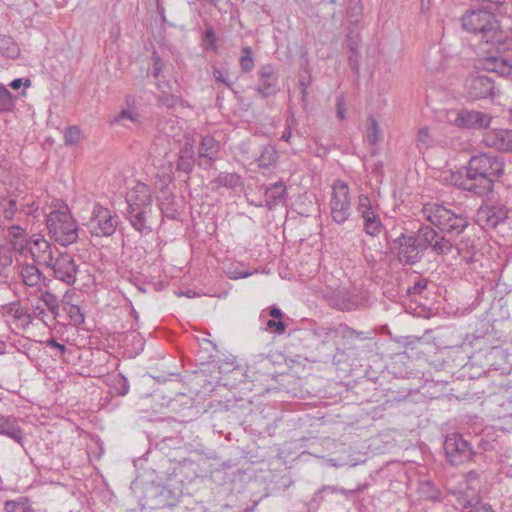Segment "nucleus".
Here are the masks:
<instances>
[{"label": "nucleus", "instance_id": "864d4df0", "mask_svg": "<svg viewBox=\"0 0 512 512\" xmlns=\"http://www.w3.org/2000/svg\"><path fill=\"white\" fill-rule=\"evenodd\" d=\"M213 76L217 82L223 83L226 86H230V82L228 80V75L226 72L220 69H214Z\"/></svg>", "mask_w": 512, "mask_h": 512}, {"label": "nucleus", "instance_id": "79ce46f5", "mask_svg": "<svg viewBox=\"0 0 512 512\" xmlns=\"http://www.w3.org/2000/svg\"><path fill=\"white\" fill-rule=\"evenodd\" d=\"M81 131L77 126H70L64 133L65 143L73 145L79 142Z\"/></svg>", "mask_w": 512, "mask_h": 512}, {"label": "nucleus", "instance_id": "37998d69", "mask_svg": "<svg viewBox=\"0 0 512 512\" xmlns=\"http://www.w3.org/2000/svg\"><path fill=\"white\" fill-rule=\"evenodd\" d=\"M286 325L283 321L278 319H270L266 322V331H271L278 335L283 334L285 332Z\"/></svg>", "mask_w": 512, "mask_h": 512}, {"label": "nucleus", "instance_id": "f257e3e1", "mask_svg": "<svg viewBox=\"0 0 512 512\" xmlns=\"http://www.w3.org/2000/svg\"><path fill=\"white\" fill-rule=\"evenodd\" d=\"M503 172L502 158L494 154L482 153L470 158L465 177L457 176L454 184L462 190L484 196L493 190L495 180Z\"/></svg>", "mask_w": 512, "mask_h": 512}, {"label": "nucleus", "instance_id": "b1692460", "mask_svg": "<svg viewBox=\"0 0 512 512\" xmlns=\"http://www.w3.org/2000/svg\"><path fill=\"white\" fill-rule=\"evenodd\" d=\"M20 276L23 283L35 289H40L43 276L38 267L34 264H24L20 268Z\"/></svg>", "mask_w": 512, "mask_h": 512}, {"label": "nucleus", "instance_id": "5701e85b", "mask_svg": "<svg viewBox=\"0 0 512 512\" xmlns=\"http://www.w3.org/2000/svg\"><path fill=\"white\" fill-rule=\"evenodd\" d=\"M265 189L264 201L268 209L283 203L285 200L286 187L282 181H276L271 185L262 184Z\"/></svg>", "mask_w": 512, "mask_h": 512}, {"label": "nucleus", "instance_id": "a19ab883", "mask_svg": "<svg viewBox=\"0 0 512 512\" xmlns=\"http://www.w3.org/2000/svg\"><path fill=\"white\" fill-rule=\"evenodd\" d=\"M42 301L45 303V305L48 307V309L54 314H58V308H59V302L57 297L50 293V292H44L41 295Z\"/></svg>", "mask_w": 512, "mask_h": 512}, {"label": "nucleus", "instance_id": "9d476101", "mask_svg": "<svg viewBox=\"0 0 512 512\" xmlns=\"http://www.w3.org/2000/svg\"><path fill=\"white\" fill-rule=\"evenodd\" d=\"M448 501L464 512H494L490 504L480 501L472 487L467 491H452Z\"/></svg>", "mask_w": 512, "mask_h": 512}, {"label": "nucleus", "instance_id": "1a4fd4ad", "mask_svg": "<svg viewBox=\"0 0 512 512\" xmlns=\"http://www.w3.org/2000/svg\"><path fill=\"white\" fill-rule=\"evenodd\" d=\"M393 248L398 250L397 258L403 265H415L420 262L423 252L419 246L418 239L414 235L402 233L392 241Z\"/></svg>", "mask_w": 512, "mask_h": 512}, {"label": "nucleus", "instance_id": "c03bdc74", "mask_svg": "<svg viewBox=\"0 0 512 512\" xmlns=\"http://www.w3.org/2000/svg\"><path fill=\"white\" fill-rule=\"evenodd\" d=\"M194 165V157L179 156L177 169L186 174L191 173Z\"/></svg>", "mask_w": 512, "mask_h": 512}, {"label": "nucleus", "instance_id": "c85d7f7f", "mask_svg": "<svg viewBox=\"0 0 512 512\" xmlns=\"http://www.w3.org/2000/svg\"><path fill=\"white\" fill-rule=\"evenodd\" d=\"M8 234L11 237V245L14 250L22 252L28 246L29 239H25L26 231L18 225L9 227Z\"/></svg>", "mask_w": 512, "mask_h": 512}, {"label": "nucleus", "instance_id": "473e14b6", "mask_svg": "<svg viewBox=\"0 0 512 512\" xmlns=\"http://www.w3.org/2000/svg\"><path fill=\"white\" fill-rule=\"evenodd\" d=\"M277 160V152L273 146H265L258 157V167L269 170Z\"/></svg>", "mask_w": 512, "mask_h": 512}, {"label": "nucleus", "instance_id": "052dcab7", "mask_svg": "<svg viewBox=\"0 0 512 512\" xmlns=\"http://www.w3.org/2000/svg\"><path fill=\"white\" fill-rule=\"evenodd\" d=\"M269 314H270V316H271V317H273L274 319L281 320L282 312H281V310H280L279 308H277V307H271Z\"/></svg>", "mask_w": 512, "mask_h": 512}, {"label": "nucleus", "instance_id": "bf43d9fd", "mask_svg": "<svg viewBox=\"0 0 512 512\" xmlns=\"http://www.w3.org/2000/svg\"><path fill=\"white\" fill-rule=\"evenodd\" d=\"M337 117L340 120H343L345 117V108H344V104L342 103L341 100L337 101Z\"/></svg>", "mask_w": 512, "mask_h": 512}, {"label": "nucleus", "instance_id": "2eb2a0df", "mask_svg": "<svg viewBox=\"0 0 512 512\" xmlns=\"http://www.w3.org/2000/svg\"><path fill=\"white\" fill-rule=\"evenodd\" d=\"M33 260L38 265L48 266L52 265L54 259L53 248L51 243L42 235H33L29 241L28 246Z\"/></svg>", "mask_w": 512, "mask_h": 512}, {"label": "nucleus", "instance_id": "c9c22d12", "mask_svg": "<svg viewBox=\"0 0 512 512\" xmlns=\"http://www.w3.org/2000/svg\"><path fill=\"white\" fill-rule=\"evenodd\" d=\"M239 179V176L235 173H220L213 182L218 186L234 188L238 185Z\"/></svg>", "mask_w": 512, "mask_h": 512}, {"label": "nucleus", "instance_id": "a878e982", "mask_svg": "<svg viewBox=\"0 0 512 512\" xmlns=\"http://www.w3.org/2000/svg\"><path fill=\"white\" fill-rule=\"evenodd\" d=\"M456 248L458 254L466 263L470 264L478 261L480 254L475 246L474 239L464 237L459 241Z\"/></svg>", "mask_w": 512, "mask_h": 512}, {"label": "nucleus", "instance_id": "4be33fe9", "mask_svg": "<svg viewBox=\"0 0 512 512\" xmlns=\"http://www.w3.org/2000/svg\"><path fill=\"white\" fill-rule=\"evenodd\" d=\"M484 70L506 77L512 74V59L501 56H489L481 61Z\"/></svg>", "mask_w": 512, "mask_h": 512}, {"label": "nucleus", "instance_id": "aec40b11", "mask_svg": "<svg viewBox=\"0 0 512 512\" xmlns=\"http://www.w3.org/2000/svg\"><path fill=\"white\" fill-rule=\"evenodd\" d=\"M278 75L275 69L270 66H263L258 75V93L264 97L274 95L278 90Z\"/></svg>", "mask_w": 512, "mask_h": 512}, {"label": "nucleus", "instance_id": "f3484780", "mask_svg": "<svg viewBox=\"0 0 512 512\" xmlns=\"http://www.w3.org/2000/svg\"><path fill=\"white\" fill-rule=\"evenodd\" d=\"M482 143L499 151L512 152V130L488 129L483 134Z\"/></svg>", "mask_w": 512, "mask_h": 512}, {"label": "nucleus", "instance_id": "4c0bfd02", "mask_svg": "<svg viewBox=\"0 0 512 512\" xmlns=\"http://www.w3.org/2000/svg\"><path fill=\"white\" fill-rule=\"evenodd\" d=\"M366 139L371 145L377 144L381 140V132L377 121L374 118L369 119V125L367 127Z\"/></svg>", "mask_w": 512, "mask_h": 512}, {"label": "nucleus", "instance_id": "bb28decb", "mask_svg": "<svg viewBox=\"0 0 512 512\" xmlns=\"http://www.w3.org/2000/svg\"><path fill=\"white\" fill-rule=\"evenodd\" d=\"M199 157L207 159L210 163L217 158L219 143L210 135L202 137L199 145Z\"/></svg>", "mask_w": 512, "mask_h": 512}, {"label": "nucleus", "instance_id": "7c9ffc66", "mask_svg": "<svg viewBox=\"0 0 512 512\" xmlns=\"http://www.w3.org/2000/svg\"><path fill=\"white\" fill-rule=\"evenodd\" d=\"M0 53L11 59H15L19 56L20 50L15 41L6 35L0 36Z\"/></svg>", "mask_w": 512, "mask_h": 512}, {"label": "nucleus", "instance_id": "0e129e2a", "mask_svg": "<svg viewBox=\"0 0 512 512\" xmlns=\"http://www.w3.org/2000/svg\"><path fill=\"white\" fill-rule=\"evenodd\" d=\"M322 491H328L330 493H334V492L338 491V489L334 486H324L322 488Z\"/></svg>", "mask_w": 512, "mask_h": 512}, {"label": "nucleus", "instance_id": "e2e57ef3", "mask_svg": "<svg viewBox=\"0 0 512 512\" xmlns=\"http://www.w3.org/2000/svg\"><path fill=\"white\" fill-rule=\"evenodd\" d=\"M22 84H23L22 79L17 78V79L12 80V82L10 83V87L14 90H17L22 86Z\"/></svg>", "mask_w": 512, "mask_h": 512}, {"label": "nucleus", "instance_id": "774afa93", "mask_svg": "<svg viewBox=\"0 0 512 512\" xmlns=\"http://www.w3.org/2000/svg\"><path fill=\"white\" fill-rule=\"evenodd\" d=\"M213 35H214V34H213V32H212V31H207V32H206V36H207V38L213 37Z\"/></svg>", "mask_w": 512, "mask_h": 512}, {"label": "nucleus", "instance_id": "338daca9", "mask_svg": "<svg viewBox=\"0 0 512 512\" xmlns=\"http://www.w3.org/2000/svg\"><path fill=\"white\" fill-rule=\"evenodd\" d=\"M42 314H44V310L39 308V307H37L35 309V315L39 316V315H42Z\"/></svg>", "mask_w": 512, "mask_h": 512}, {"label": "nucleus", "instance_id": "72a5a7b5", "mask_svg": "<svg viewBox=\"0 0 512 512\" xmlns=\"http://www.w3.org/2000/svg\"><path fill=\"white\" fill-rule=\"evenodd\" d=\"M15 106V99L10 91L0 84V112H11Z\"/></svg>", "mask_w": 512, "mask_h": 512}, {"label": "nucleus", "instance_id": "ea45409f", "mask_svg": "<svg viewBox=\"0 0 512 512\" xmlns=\"http://www.w3.org/2000/svg\"><path fill=\"white\" fill-rule=\"evenodd\" d=\"M331 305L341 311H349L353 307V303L346 299L341 293L336 294L331 299Z\"/></svg>", "mask_w": 512, "mask_h": 512}, {"label": "nucleus", "instance_id": "58836bf2", "mask_svg": "<svg viewBox=\"0 0 512 512\" xmlns=\"http://www.w3.org/2000/svg\"><path fill=\"white\" fill-rule=\"evenodd\" d=\"M253 51L250 47H244L240 56V66L244 72H250L254 66V60L252 57Z\"/></svg>", "mask_w": 512, "mask_h": 512}, {"label": "nucleus", "instance_id": "20e7f679", "mask_svg": "<svg viewBox=\"0 0 512 512\" xmlns=\"http://www.w3.org/2000/svg\"><path fill=\"white\" fill-rule=\"evenodd\" d=\"M50 237L61 246L75 243L79 238V227L67 207L51 211L46 218Z\"/></svg>", "mask_w": 512, "mask_h": 512}, {"label": "nucleus", "instance_id": "412c9836", "mask_svg": "<svg viewBox=\"0 0 512 512\" xmlns=\"http://www.w3.org/2000/svg\"><path fill=\"white\" fill-rule=\"evenodd\" d=\"M151 214L152 210L137 207L127 208L125 212V216L131 226L141 234H148L152 231L151 226L148 224Z\"/></svg>", "mask_w": 512, "mask_h": 512}, {"label": "nucleus", "instance_id": "393cba45", "mask_svg": "<svg viewBox=\"0 0 512 512\" xmlns=\"http://www.w3.org/2000/svg\"><path fill=\"white\" fill-rule=\"evenodd\" d=\"M0 434L6 435L22 444V431L18 426L17 420L12 416H4L0 414Z\"/></svg>", "mask_w": 512, "mask_h": 512}, {"label": "nucleus", "instance_id": "680f3d73", "mask_svg": "<svg viewBox=\"0 0 512 512\" xmlns=\"http://www.w3.org/2000/svg\"><path fill=\"white\" fill-rule=\"evenodd\" d=\"M48 344H49L50 346H53V347H56L57 349H59V351L61 352V354H63V353L66 351V349H67L65 345L60 344V343H58V342H57V341H55V340H50V341L48 342Z\"/></svg>", "mask_w": 512, "mask_h": 512}, {"label": "nucleus", "instance_id": "6e6d98bb", "mask_svg": "<svg viewBox=\"0 0 512 512\" xmlns=\"http://www.w3.org/2000/svg\"><path fill=\"white\" fill-rule=\"evenodd\" d=\"M179 156L194 157L193 145L190 142H185L183 147L180 149Z\"/></svg>", "mask_w": 512, "mask_h": 512}, {"label": "nucleus", "instance_id": "2f4dec72", "mask_svg": "<svg viewBox=\"0 0 512 512\" xmlns=\"http://www.w3.org/2000/svg\"><path fill=\"white\" fill-rule=\"evenodd\" d=\"M362 217L364 218V230L367 234L371 236L380 234L383 226L377 214L374 212H366V215Z\"/></svg>", "mask_w": 512, "mask_h": 512}, {"label": "nucleus", "instance_id": "69168bd1", "mask_svg": "<svg viewBox=\"0 0 512 512\" xmlns=\"http://www.w3.org/2000/svg\"><path fill=\"white\" fill-rule=\"evenodd\" d=\"M291 137V133L290 131H284L282 133V136H281V139L285 140V141H288V139Z\"/></svg>", "mask_w": 512, "mask_h": 512}, {"label": "nucleus", "instance_id": "dca6fc26", "mask_svg": "<svg viewBox=\"0 0 512 512\" xmlns=\"http://www.w3.org/2000/svg\"><path fill=\"white\" fill-rule=\"evenodd\" d=\"M507 216L508 211L504 205H483L477 212V222L485 229L495 228Z\"/></svg>", "mask_w": 512, "mask_h": 512}, {"label": "nucleus", "instance_id": "f8f14e48", "mask_svg": "<svg viewBox=\"0 0 512 512\" xmlns=\"http://www.w3.org/2000/svg\"><path fill=\"white\" fill-rule=\"evenodd\" d=\"M47 267L53 271L55 279L67 285H73L75 283L79 267L70 254H60L56 259L52 260V265H48Z\"/></svg>", "mask_w": 512, "mask_h": 512}, {"label": "nucleus", "instance_id": "423d86ee", "mask_svg": "<svg viewBox=\"0 0 512 512\" xmlns=\"http://www.w3.org/2000/svg\"><path fill=\"white\" fill-rule=\"evenodd\" d=\"M330 212L337 224H343L351 215L349 188L344 181L338 180L333 184Z\"/></svg>", "mask_w": 512, "mask_h": 512}, {"label": "nucleus", "instance_id": "5fc2aeb1", "mask_svg": "<svg viewBox=\"0 0 512 512\" xmlns=\"http://www.w3.org/2000/svg\"><path fill=\"white\" fill-rule=\"evenodd\" d=\"M163 69V62L161 61V59L159 58V56L154 53L153 55V76L154 77H158L159 74L161 73Z\"/></svg>", "mask_w": 512, "mask_h": 512}, {"label": "nucleus", "instance_id": "3c124183", "mask_svg": "<svg viewBox=\"0 0 512 512\" xmlns=\"http://www.w3.org/2000/svg\"><path fill=\"white\" fill-rule=\"evenodd\" d=\"M20 212L24 213L25 215H33L35 216V213L38 210V206L35 204V202L31 203H19Z\"/></svg>", "mask_w": 512, "mask_h": 512}, {"label": "nucleus", "instance_id": "09e8293b", "mask_svg": "<svg viewBox=\"0 0 512 512\" xmlns=\"http://www.w3.org/2000/svg\"><path fill=\"white\" fill-rule=\"evenodd\" d=\"M358 210L362 216L366 215V212H373L371 209V203L368 196L364 194L359 195Z\"/></svg>", "mask_w": 512, "mask_h": 512}, {"label": "nucleus", "instance_id": "ddd939ff", "mask_svg": "<svg viewBox=\"0 0 512 512\" xmlns=\"http://www.w3.org/2000/svg\"><path fill=\"white\" fill-rule=\"evenodd\" d=\"M491 120L492 116L485 112L462 109L457 113L456 118L454 119L453 122L454 125L459 128L473 130H488Z\"/></svg>", "mask_w": 512, "mask_h": 512}, {"label": "nucleus", "instance_id": "f704fd0d", "mask_svg": "<svg viewBox=\"0 0 512 512\" xmlns=\"http://www.w3.org/2000/svg\"><path fill=\"white\" fill-rule=\"evenodd\" d=\"M0 211L6 220H11L15 213L20 211L19 203L16 199H3L0 203Z\"/></svg>", "mask_w": 512, "mask_h": 512}, {"label": "nucleus", "instance_id": "c756f323", "mask_svg": "<svg viewBox=\"0 0 512 512\" xmlns=\"http://www.w3.org/2000/svg\"><path fill=\"white\" fill-rule=\"evenodd\" d=\"M434 142L435 139L430 133L428 127L425 126L418 130L415 138V144L420 153H423L428 148L432 147L434 145Z\"/></svg>", "mask_w": 512, "mask_h": 512}, {"label": "nucleus", "instance_id": "6e6552de", "mask_svg": "<svg viewBox=\"0 0 512 512\" xmlns=\"http://www.w3.org/2000/svg\"><path fill=\"white\" fill-rule=\"evenodd\" d=\"M144 506L149 509L173 507L177 503L176 494L167 486L151 482L144 488Z\"/></svg>", "mask_w": 512, "mask_h": 512}, {"label": "nucleus", "instance_id": "de8ad7c7", "mask_svg": "<svg viewBox=\"0 0 512 512\" xmlns=\"http://www.w3.org/2000/svg\"><path fill=\"white\" fill-rule=\"evenodd\" d=\"M5 510L6 512H32V510L27 508L25 504L15 501H7L5 504Z\"/></svg>", "mask_w": 512, "mask_h": 512}, {"label": "nucleus", "instance_id": "f03ea898", "mask_svg": "<svg viewBox=\"0 0 512 512\" xmlns=\"http://www.w3.org/2000/svg\"><path fill=\"white\" fill-rule=\"evenodd\" d=\"M461 21L464 30L480 35L486 43H491L497 49L509 48L507 35L500 29L499 22L493 14L484 10H471L462 16Z\"/></svg>", "mask_w": 512, "mask_h": 512}, {"label": "nucleus", "instance_id": "603ef678", "mask_svg": "<svg viewBox=\"0 0 512 512\" xmlns=\"http://www.w3.org/2000/svg\"><path fill=\"white\" fill-rule=\"evenodd\" d=\"M116 382L119 386V395L121 396H124L128 393L129 391V384H128V381L125 377L119 375L118 378L116 379Z\"/></svg>", "mask_w": 512, "mask_h": 512}, {"label": "nucleus", "instance_id": "7ed1b4c3", "mask_svg": "<svg viewBox=\"0 0 512 512\" xmlns=\"http://www.w3.org/2000/svg\"><path fill=\"white\" fill-rule=\"evenodd\" d=\"M423 216L434 226L449 234H460L468 226V218L460 207L446 208L436 203L423 207Z\"/></svg>", "mask_w": 512, "mask_h": 512}, {"label": "nucleus", "instance_id": "13d9d810", "mask_svg": "<svg viewBox=\"0 0 512 512\" xmlns=\"http://www.w3.org/2000/svg\"><path fill=\"white\" fill-rule=\"evenodd\" d=\"M125 120L135 121L134 114L129 110H123L116 118V122H122Z\"/></svg>", "mask_w": 512, "mask_h": 512}, {"label": "nucleus", "instance_id": "8fccbe9b", "mask_svg": "<svg viewBox=\"0 0 512 512\" xmlns=\"http://www.w3.org/2000/svg\"><path fill=\"white\" fill-rule=\"evenodd\" d=\"M427 280L424 278L415 281L412 287L408 288L409 294H421V292L427 287Z\"/></svg>", "mask_w": 512, "mask_h": 512}, {"label": "nucleus", "instance_id": "4d7b16f0", "mask_svg": "<svg viewBox=\"0 0 512 512\" xmlns=\"http://www.w3.org/2000/svg\"><path fill=\"white\" fill-rule=\"evenodd\" d=\"M327 464L332 466V467H342V466H355L356 463H352L351 461H348V460H341V461H337L336 459H333V458H329L326 460Z\"/></svg>", "mask_w": 512, "mask_h": 512}, {"label": "nucleus", "instance_id": "cd10ccee", "mask_svg": "<svg viewBox=\"0 0 512 512\" xmlns=\"http://www.w3.org/2000/svg\"><path fill=\"white\" fill-rule=\"evenodd\" d=\"M230 279L246 278L254 273V269L242 262H231L224 269Z\"/></svg>", "mask_w": 512, "mask_h": 512}, {"label": "nucleus", "instance_id": "4468645a", "mask_svg": "<svg viewBox=\"0 0 512 512\" xmlns=\"http://www.w3.org/2000/svg\"><path fill=\"white\" fill-rule=\"evenodd\" d=\"M465 89L472 100L484 99L493 96L494 83L486 75H470L465 81Z\"/></svg>", "mask_w": 512, "mask_h": 512}, {"label": "nucleus", "instance_id": "a211bd4d", "mask_svg": "<svg viewBox=\"0 0 512 512\" xmlns=\"http://www.w3.org/2000/svg\"><path fill=\"white\" fill-rule=\"evenodd\" d=\"M127 208H142L152 210L150 189L143 183L137 184L126 196Z\"/></svg>", "mask_w": 512, "mask_h": 512}, {"label": "nucleus", "instance_id": "39448f33", "mask_svg": "<svg viewBox=\"0 0 512 512\" xmlns=\"http://www.w3.org/2000/svg\"><path fill=\"white\" fill-rule=\"evenodd\" d=\"M85 225L92 235L108 237L113 235L117 229L118 216L108 208L96 204Z\"/></svg>", "mask_w": 512, "mask_h": 512}, {"label": "nucleus", "instance_id": "49530a36", "mask_svg": "<svg viewBox=\"0 0 512 512\" xmlns=\"http://www.w3.org/2000/svg\"><path fill=\"white\" fill-rule=\"evenodd\" d=\"M12 263L11 249L5 246L0 247V266L5 268Z\"/></svg>", "mask_w": 512, "mask_h": 512}, {"label": "nucleus", "instance_id": "e433bc0d", "mask_svg": "<svg viewBox=\"0 0 512 512\" xmlns=\"http://www.w3.org/2000/svg\"><path fill=\"white\" fill-rule=\"evenodd\" d=\"M66 314L69 316L71 323L76 326L84 323V314L81 312V309L77 305L67 304L63 307Z\"/></svg>", "mask_w": 512, "mask_h": 512}, {"label": "nucleus", "instance_id": "a18cd8bd", "mask_svg": "<svg viewBox=\"0 0 512 512\" xmlns=\"http://www.w3.org/2000/svg\"><path fill=\"white\" fill-rule=\"evenodd\" d=\"M465 487H461L458 491H467L469 488H473L475 493L477 494L478 489V474L474 471H471L467 474L466 480L464 482Z\"/></svg>", "mask_w": 512, "mask_h": 512}, {"label": "nucleus", "instance_id": "0eeeda50", "mask_svg": "<svg viewBox=\"0 0 512 512\" xmlns=\"http://www.w3.org/2000/svg\"><path fill=\"white\" fill-rule=\"evenodd\" d=\"M447 461L452 465H460L471 461L474 455L471 445L457 433L447 435L443 444Z\"/></svg>", "mask_w": 512, "mask_h": 512}, {"label": "nucleus", "instance_id": "9b49d317", "mask_svg": "<svg viewBox=\"0 0 512 512\" xmlns=\"http://www.w3.org/2000/svg\"><path fill=\"white\" fill-rule=\"evenodd\" d=\"M418 239L419 246L424 253L431 248L438 255H447L452 250V243L440 235L430 226H422L414 235Z\"/></svg>", "mask_w": 512, "mask_h": 512}, {"label": "nucleus", "instance_id": "6ab92c4d", "mask_svg": "<svg viewBox=\"0 0 512 512\" xmlns=\"http://www.w3.org/2000/svg\"><path fill=\"white\" fill-rule=\"evenodd\" d=\"M3 315L12 319V325L17 329H26L32 322V315L18 302L2 306Z\"/></svg>", "mask_w": 512, "mask_h": 512}]
</instances>
